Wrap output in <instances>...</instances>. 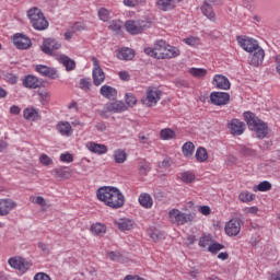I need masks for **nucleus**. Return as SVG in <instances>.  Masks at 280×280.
Instances as JSON below:
<instances>
[{
	"label": "nucleus",
	"instance_id": "23",
	"mask_svg": "<svg viewBox=\"0 0 280 280\" xmlns=\"http://www.w3.org/2000/svg\"><path fill=\"white\" fill-rule=\"evenodd\" d=\"M24 119L27 121H38L40 119V114L37 108L26 107L23 112Z\"/></svg>",
	"mask_w": 280,
	"mask_h": 280
},
{
	"label": "nucleus",
	"instance_id": "39",
	"mask_svg": "<svg viewBox=\"0 0 280 280\" xmlns=\"http://www.w3.org/2000/svg\"><path fill=\"white\" fill-rule=\"evenodd\" d=\"M151 167L148 161L145 160H141L139 162V174H141V176H145V174H148V172H150Z\"/></svg>",
	"mask_w": 280,
	"mask_h": 280
},
{
	"label": "nucleus",
	"instance_id": "32",
	"mask_svg": "<svg viewBox=\"0 0 280 280\" xmlns=\"http://www.w3.org/2000/svg\"><path fill=\"white\" fill-rule=\"evenodd\" d=\"M194 150H196V147L191 141L184 143V145L182 147V152L186 158L192 156Z\"/></svg>",
	"mask_w": 280,
	"mask_h": 280
},
{
	"label": "nucleus",
	"instance_id": "41",
	"mask_svg": "<svg viewBox=\"0 0 280 280\" xmlns=\"http://www.w3.org/2000/svg\"><path fill=\"white\" fill-rule=\"evenodd\" d=\"M238 200H241V202H252V200H255V195L248 191H243L238 195Z\"/></svg>",
	"mask_w": 280,
	"mask_h": 280
},
{
	"label": "nucleus",
	"instance_id": "2",
	"mask_svg": "<svg viewBox=\"0 0 280 280\" xmlns=\"http://www.w3.org/2000/svg\"><path fill=\"white\" fill-rule=\"evenodd\" d=\"M144 54L156 58V60H165L171 58H178L180 50L174 46L166 45L165 40L161 39L154 43V47L144 48Z\"/></svg>",
	"mask_w": 280,
	"mask_h": 280
},
{
	"label": "nucleus",
	"instance_id": "34",
	"mask_svg": "<svg viewBox=\"0 0 280 280\" xmlns=\"http://www.w3.org/2000/svg\"><path fill=\"white\" fill-rule=\"evenodd\" d=\"M116 225L119 229V231H130V229H132V221L120 219L116 222Z\"/></svg>",
	"mask_w": 280,
	"mask_h": 280
},
{
	"label": "nucleus",
	"instance_id": "52",
	"mask_svg": "<svg viewBox=\"0 0 280 280\" xmlns=\"http://www.w3.org/2000/svg\"><path fill=\"white\" fill-rule=\"evenodd\" d=\"M61 163H73V155L69 152L60 155Z\"/></svg>",
	"mask_w": 280,
	"mask_h": 280
},
{
	"label": "nucleus",
	"instance_id": "4",
	"mask_svg": "<svg viewBox=\"0 0 280 280\" xmlns=\"http://www.w3.org/2000/svg\"><path fill=\"white\" fill-rule=\"evenodd\" d=\"M27 18L31 23V25L36 30L37 32H45L47 27H49V22L45 18V14L43 11L36 7L31 8L27 11Z\"/></svg>",
	"mask_w": 280,
	"mask_h": 280
},
{
	"label": "nucleus",
	"instance_id": "12",
	"mask_svg": "<svg viewBox=\"0 0 280 280\" xmlns=\"http://www.w3.org/2000/svg\"><path fill=\"white\" fill-rule=\"evenodd\" d=\"M210 102L214 106H226L231 102V95L226 92H212L210 94Z\"/></svg>",
	"mask_w": 280,
	"mask_h": 280
},
{
	"label": "nucleus",
	"instance_id": "13",
	"mask_svg": "<svg viewBox=\"0 0 280 280\" xmlns=\"http://www.w3.org/2000/svg\"><path fill=\"white\" fill-rule=\"evenodd\" d=\"M159 100H161V91L154 88H149L147 90V97L145 100H142V103L145 104V106H156L159 103Z\"/></svg>",
	"mask_w": 280,
	"mask_h": 280
},
{
	"label": "nucleus",
	"instance_id": "56",
	"mask_svg": "<svg viewBox=\"0 0 280 280\" xmlns=\"http://www.w3.org/2000/svg\"><path fill=\"white\" fill-rule=\"evenodd\" d=\"M34 280H51V278L45 272H38L35 275Z\"/></svg>",
	"mask_w": 280,
	"mask_h": 280
},
{
	"label": "nucleus",
	"instance_id": "21",
	"mask_svg": "<svg viewBox=\"0 0 280 280\" xmlns=\"http://www.w3.org/2000/svg\"><path fill=\"white\" fill-rule=\"evenodd\" d=\"M23 86H25V89H40V86H43V82L38 80V77L28 74L23 80Z\"/></svg>",
	"mask_w": 280,
	"mask_h": 280
},
{
	"label": "nucleus",
	"instance_id": "11",
	"mask_svg": "<svg viewBox=\"0 0 280 280\" xmlns=\"http://www.w3.org/2000/svg\"><path fill=\"white\" fill-rule=\"evenodd\" d=\"M242 231V220L232 219L225 224V233L229 237H237Z\"/></svg>",
	"mask_w": 280,
	"mask_h": 280
},
{
	"label": "nucleus",
	"instance_id": "27",
	"mask_svg": "<svg viewBox=\"0 0 280 280\" xmlns=\"http://www.w3.org/2000/svg\"><path fill=\"white\" fill-rule=\"evenodd\" d=\"M118 60H132L135 58V51L132 48H121L117 51Z\"/></svg>",
	"mask_w": 280,
	"mask_h": 280
},
{
	"label": "nucleus",
	"instance_id": "57",
	"mask_svg": "<svg viewBox=\"0 0 280 280\" xmlns=\"http://www.w3.org/2000/svg\"><path fill=\"white\" fill-rule=\"evenodd\" d=\"M118 75L124 82H128L130 80V73H128V71H120Z\"/></svg>",
	"mask_w": 280,
	"mask_h": 280
},
{
	"label": "nucleus",
	"instance_id": "46",
	"mask_svg": "<svg viewBox=\"0 0 280 280\" xmlns=\"http://www.w3.org/2000/svg\"><path fill=\"white\" fill-rule=\"evenodd\" d=\"M224 249V245L220 243H213L208 246L209 253H212V255H217V253H220V250Z\"/></svg>",
	"mask_w": 280,
	"mask_h": 280
},
{
	"label": "nucleus",
	"instance_id": "51",
	"mask_svg": "<svg viewBox=\"0 0 280 280\" xmlns=\"http://www.w3.org/2000/svg\"><path fill=\"white\" fill-rule=\"evenodd\" d=\"M184 43L190 47H196L197 45H200V39L198 37H187L184 39Z\"/></svg>",
	"mask_w": 280,
	"mask_h": 280
},
{
	"label": "nucleus",
	"instance_id": "53",
	"mask_svg": "<svg viewBox=\"0 0 280 280\" xmlns=\"http://www.w3.org/2000/svg\"><path fill=\"white\" fill-rule=\"evenodd\" d=\"M108 257L112 261H121V254L119 252H109Z\"/></svg>",
	"mask_w": 280,
	"mask_h": 280
},
{
	"label": "nucleus",
	"instance_id": "55",
	"mask_svg": "<svg viewBox=\"0 0 280 280\" xmlns=\"http://www.w3.org/2000/svg\"><path fill=\"white\" fill-rule=\"evenodd\" d=\"M34 202H35V205H40V207H42V209L44 210V211H46L47 209H46V207H47V202H45V198H43V197H36L35 198V200H34Z\"/></svg>",
	"mask_w": 280,
	"mask_h": 280
},
{
	"label": "nucleus",
	"instance_id": "19",
	"mask_svg": "<svg viewBox=\"0 0 280 280\" xmlns=\"http://www.w3.org/2000/svg\"><path fill=\"white\" fill-rule=\"evenodd\" d=\"M212 84L222 91H229V89H231V81L222 74H215Z\"/></svg>",
	"mask_w": 280,
	"mask_h": 280
},
{
	"label": "nucleus",
	"instance_id": "59",
	"mask_svg": "<svg viewBox=\"0 0 280 280\" xmlns=\"http://www.w3.org/2000/svg\"><path fill=\"white\" fill-rule=\"evenodd\" d=\"M150 237L153 240V242H159L163 237V234L159 232L151 233Z\"/></svg>",
	"mask_w": 280,
	"mask_h": 280
},
{
	"label": "nucleus",
	"instance_id": "28",
	"mask_svg": "<svg viewBox=\"0 0 280 280\" xmlns=\"http://www.w3.org/2000/svg\"><path fill=\"white\" fill-rule=\"evenodd\" d=\"M89 150L94 154H106L108 152V148L105 144H100L95 142H90Z\"/></svg>",
	"mask_w": 280,
	"mask_h": 280
},
{
	"label": "nucleus",
	"instance_id": "42",
	"mask_svg": "<svg viewBox=\"0 0 280 280\" xmlns=\"http://www.w3.org/2000/svg\"><path fill=\"white\" fill-rule=\"evenodd\" d=\"M37 95H39V102H42L43 105L49 104V100H51V94H49V92L39 91Z\"/></svg>",
	"mask_w": 280,
	"mask_h": 280
},
{
	"label": "nucleus",
	"instance_id": "10",
	"mask_svg": "<svg viewBox=\"0 0 280 280\" xmlns=\"http://www.w3.org/2000/svg\"><path fill=\"white\" fill-rule=\"evenodd\" d=\"M9 266L15 270H20V272H27L32 268V262L21 257H13L9 259Z\"/></svg>",
	"mask_w": 280,
	"mask_h": 280
},
{
	"label": "nucleus",
	"instance_id": "45",
	"mask_svg": "<svg viewBox=\"0 0 280 280\" xmlns=\"http://www.w3.org/2000/svg\"><path fill=\"white\" fill-rule=\"evenodd\" d=\"M98 18L101 21H104V23H106V21L110 20V12H108L106 8H101L98 10Z\"/></svg>",
	"mask_w": 280,
	"mask_h": 280
},
{
	"label": "nucleus",
	"instance_id": "16",
	"mask_svg": "<svg viewBox=\"0 0 280 280\" xmlns=\"http://www.w3.org/2000/svg\"><path fill=\"white\" fill-rule=\"evenodd\" d=\"M61 47H62L61 43L56 42V39H52V38H47L44 40L42 45V51L47 56H52L54 51H56V49H60Z\"/></svg>",
	"mask_w": 280,
	"mask_h": 280
},
{
	"label": "nucleus",
	"instance_id": "25",
	"mask_svg": "<svg viewBox=\"0 0 280 280\" xmlns=\"http://www.w3.org/2000/svg\"><path fill=\"white\" fill-rule=\"evenodd\" d=\"M52 174L56 176V178H61V180H67L71 178V171H69L65 166L57 167L52 171Z\"/></svg>",
	"mask_w": 280,
	"mask_h": 280
},
{
	"label": "nucleus",
	"instance_id": "48",
	"mask_svg": "<svg viewBox=\"0 0 280 280\" xmlns=\"http://www.w3.org/2000/svg\"><path fill=\"white\" fill-rule=\"evenodd\" d=\"M122 3L127 8H137V5H141L142 3H145V0H124Z\"/></svg>",
	"mask_w": 280,
	"mask_h": 280
},
{
	"label": "nucleus",
	"instance_id": "40",
	"mask_svg": "<svg viewBox=\"0 0 280 280\" xmlns=\"http://www.w3.org/2000/svg\"><path fill=\"white\" fill-rule=\"evenodd\" d=\"M160 137L161 139H163V141H167L170 139H174L175 133H174V130L166 128L161 130Z\"/></svg>",
	"mask_w": 280,
	"mask_h": 280
},
{
	"label": "nucleus",
	"instance_id": "17",
	"mask_svg": "<svg viewBox=\"0 0 280 280\" xmlns=\"http://www.w3.org/2000/svg\"><path fill=\"white\" fill-rule=\"evenodd\" d=\"M254 54L249 56L248 62L250 67H261L264 65V58H266V52L264 48H258L253 51Z\"/></svg>",
	"mask_w": 280,
	"mask_h": 280
},
{
	"label": "nucleus",
	"instance_id": "3",
	"mask_svg": "<svg viewBox=\"0 0 280 280\" xmlns=\"http://www.w3.org/2000/svg\"><path fill=\"white\" fill-rule=\"evenodd\" d=\"M244 119L249 128L253 130L257 139H266L268 137V125L259 119L253 112H245Z\"/></svg>",
	"mask_w": 280,
	"mask_h": 280
},
{
	"label": "nucleus",
	"instance_id": "64",
	"mask_svg": "<svg viewBox=\"0 0 280 280\" xmlns=\"http://www.w3.org/2000/svg\"><path fill=\"white\" fill-rule=\"evenodd\" d=\"M96 129L100 131V132H104L106 130V124L104 122H98L96 124Z\"/></svg>",
	"mask_w": 280,
	"mask_h": 280
},
{
	"label": "nucleus",
	"instance_id": "29",
	"mask_svg": "<svg viewBox=\"0 0 280 280\" xmlns=\"http://www.w3.org/2000/svg\"><path fill=\"white\" fill-rule=\"evenodd\" d=\"M57 130L65 137H71V124L69 121H61L57 125Z\"/></svg>",
	"mask_w": 280,
	"mask_h": 280
},
{
	"label": "nucleus",
	"instance_id": "60",
	"mask_svg": "<svg viewBox=\"0 0 280 280\" xmlns=\"http://www.w3.org/2000/svg\"><path fill=\"white\" fill-rule=\"evenodd\" d=\"M10 113H11V115H19L21 113V108L16 105H12L10 107Z\"/></svg>",
	"mask_w": 280,
	"mask_h": 280
},
{
	"label": "nucleus",
	"instance_id": "7",
	"mask_svg": "<svg viewBox=\"0 0 280 280\" xmlns=\"http://www.w3.org/2000/svg\"><path fill=\"white\" fill-rule=\"evenodd\" d=\"M93 62V70H92V78L94 86H100L106 80V74L104 70H102V66H100V60L97 58H92Z\"/></svg>",
	"mask_w": 280,
	"mask_h": 280
},
{
	"label": "nucleus",
	"instance_id": "26",
	"mask_svg": "<svg viewBox=\"0 0 280 280\" xmlns=\"http://www.w3.org/2000/svg\"><path fill=\"white\" fill-rule=\"evenodd\" d=\"M58 61L63 65L68 71H73V69H75V61L67 55H60Z\"/></svg>",
	"mask_w": 280,
	"mask_h": 280
},
{
	"label": "nucleus",
	"instance_id": "47",
	"mask_svg": "<svg viewBox=\"0 0 280 280\" xmlns=\"http://www.w3.org/2000/svg\"><path fill=\"white\" fill-rule=\"evenodd\" d=\"M199 246L201 248H207V246H211V235H203L199 240Z\"/></svg>",
	"mask_w": 280,
	"mask_h": 280
},
{
	"label": "nucleus",
	"instance_id": "6",
	"mask_svg": "<svg viewBox=\"0 0 280 280\" xmlns=\"http://www.w3.org/2000/svg\"><path fill=\"white\" fill-rule=\"evenodd\" d=\"M152 24L145 20H129L125 23V28L129 34H141L142 32H145V30L150 28Z\"/></svg>",
	"mask_w": 280,
	"mask_h": 280
},
{
	"label": "nucleus",
	"instance_id": "30",
	"mask_svg": "<svg viewBox=\"0 0 280 280\" xmlns=\"http://www.w3.org/2000/svg\"><path fill=\"white\" fill-rule=\"evenodd\" d=\"M200 10L203 16H207L209 21H215V12H213V7L211 4H203Z\"/></svg>",
	"mask_w": 280,
	"mask_h": 280
},
{
	"label": "nucleus",
	"instance_id": "9",
	"mask_svg": "<svg viewBox=\"0 0 280 280\" xmlns=\"http://www.w3.org/2000/svg\"><path fill=\"white\" fill-rule=\"evenodd\" d=\"M125 110H128V106L121 101H116L114 103H106L100 115L103 117L106 113H124Z\"/></svg>",
	"mask_w": 280,
	"mask_h": 280
},
{
	"label": "nucleus",
	"instance_id": "22",
	"mask_svg": "<svg viewBox=\"0 0 280 280\" xmlns=\"http://www.w3.org/2000/svg\"><path fill=\"white\" fill-rule=\"evenodd\" d=\"M100 94L106 100H117V89L110 85L101 86Z\"/></svg>",
	"mask_w": 280,
	"mask_h": 280
},
{
	"label": "nucleus",
	"instance_id": "43",
	"mask_svg": "<svg viewBox=\"0 0 280 280\" xmlns=\"http://www.w3.org/2000/svg\"><path fill=\"white\" fill-rule=\"evenodd\" d=\"M182 180L186 184L194 183V180H196V175L191 172H184L182 173Z\"/></svg>",
	"mask_w": 280,
	"mask_h": 280
},
{
	"label": "nucleus",
	"instance_id": "31",
	"mask_svg": "<svg viewBox=\"0 0 280 280\" xmlns=\"http://www.w3.org/2000/svg\"><path fill=\"white\" fill-rule=\"evenodd\" d=\"M139 203L141 207H144V209H151L153 205L152 197L149 194H141L139 196Z\"/></svg>",
	"mask_w": 280,
	"mask_h": 280
},
{
	"label": "nucleus",
	"instance_id": "61",
	"mask_svg": "<svg viewBox=\"0 0 280 280\" xmlns=\"http://www.w3.org/2000/svg\"><path fill=\"white\" fill-rule=\"evenodd\" d=\"M258 211H259V208H257V206L246 208V213H252L253 215H257Z\"/></svg>",
	"mask_w": 280,
	"mask_h": 280
},
{
	"label": "nucleus",
	"instance_id": "49",
	"mask_svg": "<svg viewBox=\"0 0 280 280\" xmlns=\"http://www.w3.org/2000/svg\"><path fill=\"white\" fill-rule=\"evenodd\" d=\"M121 21L115 20L112 21L109 24V30H112V32H116V34H119V32H121Z\"/></svg>",
	"mask_w": 280,
	"mask_h": 280
},
{
	"label": "nucleus",
	"instance_id": "62",
	"mask_svg": "<svg viewBox=\"0 0 280 280\" xmlns=\"http://www.w3.org/2000/svg\"><path fill=\"white\" fill-rule=\"evenodd\" d=\"M82 30H84V27L80 22L74 23L72 26V32H82Z\"/></svg>",
	"mask_w": 280,
	"mask_h": 280
},
{
	"label": "nucleus",
	"instance_id": "54",
	"mask_svg": "<svg viewBox=\"0 0 280 280\" xmlns=\"http://www.w3.org/2000/svg\"><path fill=\"white\" fill-rule=\"evenodd\" d=\"M126 104H128L129 106H135V104H137V97H135V95H132V93H127L126 94Z\"/></svg>",
	"mask_w": 280,
	"mask_h": 280
},
{
	"label": "nucleus",
	"instance_id": "8",
	"mask_svg": "<svg viewBox=\"0 0 280 280\" xmlns=\"http://www.w3.org/2000/svg\"><path fill=\"white\" fill-rule=\"evenodd\" d=\"M236 40L240 47H242V49H244V51H247L248 54H253L254 51H256V49H259L261 47L259 46V43H257V40L247 36H237Z\"/></svg>",
	"mask_w": 280,
	"mask_h": 280
},
{
	"label": "nucleus",
	"instance_id": "24",
	"mask_svg": "<svg viewBox=\"0 0 280 280\" xmlns=\"http://www.w3.org/2000/svg\"><path fill=\"white\" fill-rule=\"evenodd\" d=\"M156 7L158 10H161L162 12H170V10L176 8V4L174 3V0H158Z\"/></svg>",
	"mask_w": 280,
	"mask_h": 280
},
{
	"label": "nucleus",
	"instance_id": "20",
	"mask_svg": "<svg viewBox=\"0 0 280 280\" xmlns=\"http://www.w3.org/2000/svg\"><path fill=\"white\" fill-rule=\"evenodd\" d=\"M16 203L12 199H0V215H10L12 209H15Z\"/></svg>",
	"mask_w": 280,
	"mask_h": 280
},
{
	"label": "nucleus",
	"instance_id": "38",
	"mask_svg": "<svg viewBox=\"0 0 280 280\" xmlns=\"http://www.w3.org/2000/svg\"><path fill=\"white\" fill-rule=\"evenodd\" d=\"M189 73L194 78H205V75H207V69H203V68H191L189 70Z\"/></svg>",
	"mask_w": 280,
	"mask_h": 280
},
{
	"label": "nucleus",
	"instance_id": "33",
	"mask_svg": "<svg viewBox=\"0 0 280 280\" xmlns=\"http://www.w3.org/2000/svg\"><path fill=\"white\" fill-rule=\"evenodd\" d=\"M195 156L199 163H205V161L209 159V153H207V149L199 147L196 151Z\"/></svg>",
	"mask_w": 280,
	"mask_h": 280
},
{
	"label": "nucleus",
	"instance_id": "1",
	"mask_svg": "<svg viewBox=\"0 0 280 280\" xmlns=\"http://www.w3.org/2000/svg\"><path fill=\"white\" fill-rule=\"evenodd\" d=\"M97 198L101 202H104L110 209H121L124 207V202H126V198L119 188L104 186L97 189L96 191Z\"/></svg>",
	"mask_w": 280,
	"mask_h": 280
},
{
	"label": "nucleus",
	"instance_id": "15",
	"mask_svg": "<svg viewBox=\"0 0 280 280\" xmlns=\"http://www.w3.org/2000/svg\"><path fill=\"white\" fill-rule=\"evenodd\" d=\"M35 71L39 73V75H43V78H49V80H56L59 77L56 68H50L45 65H37Z\"/></svg>",
	"mask_w": 280,
	"mask_h": 280
},
{
	"label": "nucleus",
	"instance_id": "63",
	"mask_svg": "<svg viewBox=\"0 0 280 280\" xmlns=\"http://www.w3.org/2000/svg\"><path fill=\"white\" fill-rule=\"evenodd\" d=\"M38 248H40V250H43V253H49V246H47V244L39 242L38 243Z\"/></svg>",
	"mask_w": 280,
	"mask_h": 280
},
{
	"label": "nucleus",
	"instance_id": "36",
	"mask_svg": "<svg viewBox=\"0 0 280 280\" xmlns=\"http://www.w3.org/2000/svg\"><path fill=\"white\" fill-rule=\"evenodd\" d=\"M114 159L115 163H126V159H128V155L126 154V151L118 149L114 152Z\"/></svg>",
	"mask_w": 280,
	"mask_h": 280
},
{
	"label": "nucleus",
	"instance_id": "35",
	"mask_svg": "<svg viewBox=\"0 0 280 280\" xmlns=\"http://www.w3.org/2000/svg\"><path fill=\"white\" fill-rule=\"evenodd\" d=\"M91 232L93 233V235L102 236L104 235V233H106V225L102 223L92 224Z\"/></svg>",
	"mask_w": 280,
	"mask_h": 280
},
{
	"label": "nucleus",
	"instance_id": "58",
	"mask_svg": "<svg viewBox=\"0 0 280 280\" xmlns=\"http://www.w3.org/2000/svg\"><path fill=\"white\" fill-rule=\"evenodd\" d=\"M199 211L202 215H209L211 213V208H209V206H202L199 208Z\"/></svg>",
	"mask_w": 280,
	"mask_h": 280
},
{
	"label": "nucleus",
	"instance_id": "44",
	"mask_svg": "<svg viewBox=\"0 0 280 280\" xmlns=\"http://www.w3.org/2000/svg\"><path fill=\"white\" fill-rule=\"evenodd\" d=\"M39 163L45 167H49V165H54V160L44 153L39 155Z\"/></svg>",
	"mask_w": 280,
	"mask_h": 280
},
{
	"label": "nucleus",
	"instance_id": "50",
	"mask_svg": "<svg viewBox=\"0 0 280 280\" xmlns=\"http://www.w3.org/2000/svg\"><path fill=\"white\" fill-rule=\"evenodd\" d=\"M79 88L82 91H91V79H81L79 82Z\"/></svg>",
	"mask_w": 280,
	"mask_h": 280
},
{
	"label": "nucleus",
	"instance_id": "37",
	"mask_svg": "<svg viewBox=\"0 0 280 280\" xmlns=\"http://www.w3.org/2000/svg\"><path fill=\"white\" fill-rule=\"evenodd\" d=\"M272 189V184L270 182L265 180L259 183L255 188L254 191H270Z\"/></svg>",
	"mask_w": 280,
	"mask_h": 280
},
{
	"label": "nucleus",
	"instance_id": "14",
	"mask_svg": "<svg viewBox=\"0 0 280 280\" xmlns=\"http://www.w3.org/2000/svg\"><path fill=\"white\" fill-rule=\"evenodd\" d=\"M13 45L16 49H30L32 47V39L27 35L18 33L13 36Z\"/></svg>",
	"mask_w": 280,
	"mask_h": 280
},
{
	"label": "nucleus",
	"instance_id": "18",
	"mask_svg": "<svg viewBox=\"0 0 280 280\" xmlns=\"http://www.w3.org/2000/svg\"><path fill=\"white\" fill-rule=\"evenodd\" d=\"M229 129L231 130V135H235L240 137V135H244V130H246V125L242 122L240 119H232L228 125Z\"/></svg>",
	"mask_w": 280,
	"mask_h": 280
},
{
	"label": "nucleus",
	"instance_id": "5",
	"mask_svg": "<svg viewBox=\"0 0 280 280\" xmlns=\"http://www.w3.org/2000/svg\"><path fill=\"white\" fill-rule=\"evenodd\" d=\"M168 217L172 224H176L177 226H185V224H194L196 222V213H185L178 209L170 210Z\"/></svg>",
	"mask_w": 280,
	"mask_h": 280
}]
</instances>
